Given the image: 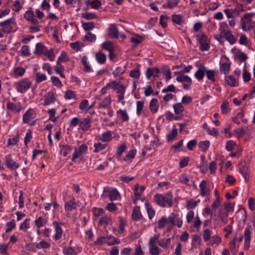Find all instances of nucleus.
<instances>
[{
    "mask_svg": "<svg viewBox=\"0 0 255 255\" xmlns=\"http://www.w3.org/2000/svg\"><path fill=\"white\" fill-rule=\"evenodd\" d=\"M60 153L64 157L67 156L68 154H70L73 150V147L68 144H59Z\"/></svg>",
    "mask_w": 255,
    "mask_h": 255,
    "instance_id": "nucleus-19",
    "label": "nucleus"
},
{
    "mask_svg": "<svg viewBox=\"0 0 255 255\" xmlns=\"http://www.w3.org/2000/svg\"><path fill=\"white\" fill-rule=\"evenodd\" d=\"M136 153V150L135 149H132L129 150L126 155L124 158V160L125 161L129 160L134 158L135 155Z\"/></svg>",
    "mask_w": 255,
    "mask_h": 255,
    "instance_id": "nucleus-51",
    "label": "nucleus"
},
{
    "mask_svg": "<svg viewBox=\"0 0 255 255\" xmlns=\"http://www.w3.org/2000/svg\"><path fill=\"white\" fill-rule=\"evenodd\" d=\"M13 75L16 77H22L25 73V69L18 67L14 68L12 70Z\"/></svg>",
    "mask_w": 255,
    "mask_h": 255,
    "instance_id": "nucleus-37",
    "label": "nucleus"
},
{
    "mask_svg": "<svg viewBox=\"0 0 255 255\" xmlns=\"http://www.w3.org/2000/svg\"><path fill=\"white\" fill-rule=\"evenodd\" d=\"M56 100V97L53 91H49L46 95L44 102V106H48L53 103Z\"/></svg>",
    "mask_w": 255,
    "mask_h": 255,
    "instance_id": "nucleus-16",
    "label": "nucleus"
},
{
    "mask_svg": "<svg viewBox=\"0 0 255 255\" xmlns=\"http://www.w3.org/2000/svg\"><path fill=\"white\" fill-rule=\"evenodd\" d=\"M51 80L53 84L58 88H61L63 86L62 82L57 77L54 76H51Z\"/></svg>",
    "mask_w": 255,
    "mask_h": 255,
    "instance_id": "nucleus-62",
    "label": "nucleus"
},
{
    "mask_svg": "<svg viewBox=\"0 0 255 255\" xmlns=\"http://www.w3.org/2000/svg\"><path fill=\"white\" fill-rule=\"evenodd\" d=\"M77 206V204L74 197H72L69 201L66 202L64 206L65 210L68 211H71L73 209H76Z\"/></svg>",
    "mask_w": 255,
    "mask_h": 255,
    "instance_id": "nucleus-22",
    "label": "nucleus"
},
{
    "mask_svg": "<svg viewBox=\"0 0 255 255\" xmlns=\"http://www.w3.org/2000/svg\"><path fill=\"white\" fill-rule=\"evenodd\" d=\"M176 80L179 82H186L189 83L190 85L192 84L191 79L187 75H180L177 76Z\"/></svg>",
    "mask_w": 255,
    "mask_h": 255,
    "instance_id": "nucleus-49",
    "label": "nucleus"
},
{
    "mask_svg": "<svg viewBox=\"0 0 255 255\" xmlns=\"http://www.w3.org/2000/svg\"><path fill=\"white\" fill-rule=\"evenodd\" d=\"M47 220L43 218L42 216H39L35 220L34 224L37 228H40L46 225L47 223Z\"/></svg>",
    "mask_w": 255,
    "mask_h": 255,
    "instance_id": "nucleus-36",
    "label": "nucleus"
},
{
    "mask_svg": "<svg viewBox=\"0 0 255 255\" xmlns=\"http://www.w3.org/2000/svg\"><path fill=\"white\" fill-rule=\"evenodd\" d=\"M230 68L231 63H224L221 65L220 70L221 72H223L226 75L229 72Z\"/></svg>",
    "mask_w": 255,
    "mask_h": 255,
    "instance_id": "nucleus-46",
    "label": "nucleus"
},
{
    "mask_svg": "<svg viewBox=\"0 0 255 255\" xmlns=\"http://www.w3.org/2000/svg\"><path fill=\"white\" fill-rule=\"evenodd\" d=\"M127 146L125 143H123L118 147L116 154L118 156L121 157L123 153L126 151Z\"/></svg>",
    "mask_w": 255,
    "mask_h": 255,
    "instance_id": "nucleus-58",
    "label": "nucleus"
},
{
    "mask_svg": "<svg viewBox=\"0 0 255 255\" xmlns=\"http://www.w3.org/2000/svg\"><path fill=\"white\" fill-rule=\"evenodd\" d=\"M112 138V132L111 130L104 132L100 136V140L103 142H110Z\"/></svg>",
    "mask_w": 255,
    "mask_h": 255,
    "instance_id": "nucleus-28",
    "label": "nucleus"
},
{
    "mask_svg": "<svg viewBox=\"0 0 255 255\" xmlns=\"http://www.w3.org/2000/svg\"><path fill=\"white\" fill-rule=\"evenodd\" d=\"M129 76L132 78L138 80L140 76L139 68H138L130 71Z\"/></svg>",
    "mask_w": 255,
    "mask_h": 255,
    "instance_id": "nucleus-59",
    "label": "nucleus"
},
{
    "mask_svg": "<svg viewBox=\"0 0 255 255\" xmlns=\"http://www.w3.org/2000/svg\"><path fill=\"white\" fill-rule=\"evenodd\" d=\"M88 151V146L83 143L82 144L79 148H75L74 149V152L73 154L72 161H75L76 159L79 157L80 158L82 156V155L86 154Z\"/></svg>",
    "mask_w": 255,
    "mask_h": 255,
    "instance_id": "nucleus-6",
    "label": "nucleus"
},
{
    "mask_svg": "<svg viewBox=\"0 0 255 255\" xmlns=\"http://www.w3.org/2000/svg\"><path fill=\"white\" fill-rule=\"evenodd\" d=\"M206 71V68L204 66H201L195 73V77L199 81H201Z\"/></svg>",
    "mask_w": 255,
    "mask_h": 255,
    "instance_id": "nucleus-27",
    "label": "nucleus"
},
{
    "mask_svg": "<svg viewBox=\"0 0 255 255\" xmlns=\"http://www.w3.org/2000/svg\"><path fill=\"white\" fill-rule=\"evenodd\" d=\"M30 219L29 218L24 220L19 226V230L26 232L30 228Z\"/></svg>",
    "mask_w": 255,
    "mask_h": 255,
    "instance_id": "nucleus-43",
    "label": "nucleus"
},
{
    "mask_svg": "<svg viewBox=\"0 0 255 255\" xmlns=\"http://www.w3.org/2000/svg\"><path fill=\"white\" fill-rule=\"evenodd\" d=\"M69 60L67 53L64 51H62L60 54V55L59 56L57 61H59L62 63H65L67 61H68Z\"/></svg>",
    "mask_w": 255,
    "mask_h": 255,
    "instance_id": "nucleus-64",
    "label": "nucleus"
},
{
    "mask_svg": "<svg viewBox=\"0 0 255 255\" xmlns=\"http://www.w3.org/2000/svg\"><path fill=\"white\" fill-rule=\"evenodd\" d=\"M207 181L205 180H202L200 184L199 187L201 190L200 195L202 197L207 196L208 197V199H209V195L210 191L209 189H207Z\"/></svg>",
    "mask_w": 255,
    "mask_h": 255,
    "instance_id": "nucleus-17",
    "label": "nucleus"
},
{
    "mask_svg": "<svg viewBox=\"0 0 255 255\" xmlns=\"http://www.w3.org/2000/svg\"><path fill=\"white\" fill-rule=\"evenodd\" d=\"M108 240H107V244L109 246H112L115 244H119L121 243V241L118 238L114 237L113 236H108Z\"/></svg>",
    "mask_w": 255,
    "mask_h": 255,
    "instance_id": "nucleus-54",
    "label": "nucleus"
},
{
    "mask_svg": "<svg viewBox=\"0 0 255 255\" xmlns=\"http://www.w3.org/2000/svg\"><path fill=\"white\" fill-rule=\"evenodd\" d=\"M167 219V224H170L173 226H176L178 228H181L182 226V220L178 217V215L174 213H172Z\"/></svg>",
    "mask_w": 255,
    "mask_h": 255,
    "instance_id": "nucleus-8",
    "label": "nucleus"
},
{
    "mask_svg": "<svg viewBox=\"0 0 255 255\" xmlns=\"http://www.w3.org/2000/svg\"><path fill=\"white\" fill-rule=\"evenodd\" d=\"M177 129L176 128L175 126H174L171 131L166 135L167 141L170 142L172 141L177 136Z\"/></svg>",
    "mask_w": 255,
    "mask_h": 255,
    "instance_id": "nucleus-35",
    "label": "nucleus"
},
{
    "mask_svg": "<svg viewBox=\"0 0 255 255\" xmlns=\"http://www.w3.org/2000/svg\"><path fill=\"white\" fill-rule=\"evenodd\" d=\"M159 234H155L149 240L147 245L149 253L151 255H160L161 252V250L157 245V242L159 240Z\"/></svg>",
    "mask_w": 255,
    "mask_h": 255,
    "instance_id": "nucleus-3",
    "label": "nucleus"
},
{
    "mask_svg": "<svg viewBox=\"0 0 255 255\" xmlns=\"http://www.w3.org/2000/svg\"><path fill=\"white\" fill-rule=\"evenodd\" d=\"M47 79L46 76L43 73H37L35 76V82L36 83H39Z\"/></svg>",
    "mask_w": 255,
    "mask_h": 255,
    "instance_id": "nucleus-61",
    "label": "nucleus"
},
{
    "mask_svg": "<svg viewBox=\"0 0 255 255\" xmlns=\"http://www.w3.org/2000/svg\"><path fill=\"white\" fill-rule=\"evenodd\" d=\"M149 109L150 111L153 113H156L159 108V104L156 99H152L149 103Z\"/></svg>",
    "mask_w": 255,
    "mask_h": 255,
    "instance_id": "nucleus-32",
    "label": "nucleus"
},
{
    "mask_svg": "<svg viewBox=\"0 0 255 255\" xmlns=\"http://www.w3.org/2000/svg\"><path fill=\"white\" fill-rule=\"evenodd\" d=\"M239 171L242 175L246 182L250 180V171L249 167L245 162H241L239 164Z\"/></svg>",
    "mask_w": 255,
    "mask_h": 255,
    "instance_id": "nucleus-13",
    "label": "nucleus"
},
{
    "mask_svg": "<svg viewBox=\"0 0 255 255\" xmlns=\"http://www.w3.org/2000/svg\"><path fill=\"white\" fill-rule=\"evenodd\" d=\"M225 81L226 84L232 87H235L236 85V79L232 75L225 76Z\"/></svg>",
    "mask_w": 255,
    "mask_h": 255,
    "instance_id": "nucleus-39",
    "label": "nucleus"
},
{
    "mask_svg": "<svg viewBox=\"0 0 255 255\" xmlns=\"http://www.w3.org/2000/svg\"><path fill=\"white\" fill-rule=\"evenodd\" d=\"M174 113L176 115H181L184 110V108L181 103H178L173 105Z\"/></svg>",
    "mask_w": 255,
    "mask_h": 255,
    "instance_id": "nucleus-38",
    "label": "nucleus"
},
{
    "mask_svg": "<svg viewBox=\"0 0 255 255\" xmlns=\"http://www.w3.org/2000/svg\"><path fill=\"white\" fill-rule=\"evenodd\" d=\"M81 16L82 18L87 20H91L97 18V15L95 13L92 12L83 13H82Z\"/></svg>",
    "mask_w": 255,
    "mask_h": 255,
    "instance_id": "nucleus-52",
    "label": "nucleus"
},
{
    "mask_svg": "<svg viewBox=\"0 0 255 255\" xmlns=\"http://www.w3.org/2000/svg\"><path fill=\"white\" fill-rule=\"evenodd\" d=\"M112 100L110 96L105 97L98 104V108L106 109L110 106L111 104Z\"/></svg>",
    "mask_w": 255,
    "mask_h": 255,
    "instance_id": "nucleus-30",
    "label": "nucleus"
},
{
    "mask_svg": "<svg viewBox=\"0 0 255 255\" xmlns=\"http://www.w3.org/2000/svg\"><path fill=\"white\" fill-rule=\"evenodd\" d=\"M24 17L28 21H31L33 24L36 25L38 23V20L35 18L34 12L32 11H26L24 15Z\"/></svg>",
    "mask_w": 255,
    "mask_h": 255,
    "instance_id": "nucleus-23",
    "label": "nucleus"
},
{
    "mask_svg": "<svg viewBox=\"0 0 255 255\" xmlns=\"http://www.w3.org/2000/svg\"><path fill=\"white\" fill-rule=\"evenodd\" d=\"M132 219L135 221H139L142 218L139 206H135L132 211Z\"/></svg>",
    "mask_w": 255,
    "mask_h": 255,
    "instance_id": "nucleus-29",
    "label": "nucleus"
},
{
    "mask_svg": "<svg viewBox=\"0 0 255 255\" xmlns=\"http://www.w3.org/2000/svg\"><path fill=\"white\" fill-rule=\"evenodd\" d=\"M113 223L112 218L110 216L104 214L102 217H100L99 220V225L106 226L112 225Z\"/></svg>",
    "mask_w": 255,
    "mask_h": 255,
    "instance_id": "nucleus-18",
    "label": "nucleus"
},
{
    "mask_svg": "<svg viewBox=\"0 0 255 255\" xmlns=\"http://www.w3.org/2000/svg\"><path fill=\"white\" fill-rule=\"evenodd\" d=\"M82 63L84 66L83 71L85 72H92L93 70L89 62L88 61V57L86 56H83L81 60Z\"/></svg>",
    "mask_w": 255,
    "mask_h": 255,
    "instance_id": "nucleus-24",
    "label": "nucleus"
},
{
    "mask_svg": "<svg viewBox=\"0 0 255 255\" xmlns=\"http://www.w3.org/2000/svg\"><path fill=\"white\" fill-rule=\"evenodd\" d=\"M144 108V102L143 101H137L136 102V114L138 116H140L141 114L142 111Z\"/></svg>",
    "mask_w": 255,
    "mask_h": 255,
    "instance_id": "nucleus-60",
    "label": "nucleus"
},
{
    "mask_svg": "<svg viewBox=\"0 0 255 255\" xmlns=\"http://www.w3.org/2000/svg\"><path fill=\"white\" fill-rule=\"evenodd\" d=\"M80 127L84 131H87L89 130L91 127V118L89 117H87L82 121H81Z\"/></svg>",
    "mask_w": 255,
    "mask_h": 255,
    "instance_id": "nucleus-20",
    "label": "nucleus"
},
{
    "mask_svg": "<svg viewBox=\"0 0 255 255\" xmlns=\"http://www.w3.org/2000/svg\"><path fill=\"white\" fill-rule=\"evenodd\" d=\"M76 95L75 92L72 90H68L66 91L65 93L64 98L66 99L70 100V99H76Z\"/></svg>",
    "mask_w": 255,
    "mask_h": 255,
    "instance_id": "nucleus-57",
    "label": "nucleus"
},
{
    "mask_svg": "<svg viewBox=\"0 0 255 255\" xmlns=\"http://www.w3.org/2000/svg\"><path fill=\"white\" fill-rule=\"evenodd\" d=\"M119 196V192L116 189H113L109 191V197L111 201H113L118 199Z\"/></svg>",
    "mask_w": 255,
    "mask_h": 255,
    "instance_id": "nucleus-50",
    "label": "nucleus"
},
{
    "mask_svg": "<svg viewBox=\"0 0 255 255\" xmlns=\"http://www.w3.org/2000/svg\"><path fill=\"white\" fill-rule=\"evenodd\" d=\"M145 206L148 214V218L151 220L155 214V211L152 208V205L147 201L145 203Z\"/></svg>",
    "mask_w": 255,
    "mask_h": 255,
    "instance_id": "nucleus-34",
    "label": "nucleus"
},
{
    "mask_svg": "<svg viewBox=\"0 0 255 255\" xmlns=\"http://www.w3.org/2000/svg\"><path fill=\"white\" fill-rule=\"evenodd\" d=\"M46 50V47L42 42L37 43L36 44L34 54L37 55H41L44 54Z\"/></svg>",
    "mask_w": 255,
    "mask_h": 255,
    "instance_id": "nucleus-33",
    "label": "nucleus"
},
{
    "mask_svg": "<svg viewBox=\"0 0 255 255\" xmlns=\"http://www.w3.org/2000/svg\"><path fill=\"white\" fill-rule=\"evenodd\" d=\"M108 236H101L99 237L97 240L94 242L95 245L96 246H100L104 244H106L107 243V240H108Z\"/></svg>",
    "mask_w": 255,
    "mask_h": 255,
    "instance_id": "nucleus-47",
    "label": "nucleus"
},
{
    "mask_svg": "<svg viewBox=\"0 0 255 255\" xmlns=\"http://www.w3.org/2000/svg\"><path fill=\"white\" fill-rule=\"evenodd\" d=\"M62 225V223L57 222L54 221L52 223V225L55 229V235L54 236V239L56 241H57L61 238L63 231L62 229L61 226Z\"/></svg>",
    "mask_w": 255,
    "mask_h": 255,
    "instance_id": "nucleus-14",
    "label": "nucleus"
},
{
    "mask_svg": "<svg viewBox=\"0 0 255 255\" xmlns=\"http://www.w3.org/2000/svg\"><path fill=\"white\" fill-rule=\"evenodd\" d=\"M32 82L28 78H23L15 82L13 87L18 93L23 94L26 93L31 87Z\"/></svg>",
    "mask_w": 255,
    "mask_h": 255,
    "instance_id": "nucleus-2",
    "label": "nucleus"
},
{
    "mask_svg": "<svg viewBox=\"0 0 255 255\" xmlns=\"http://www.w3.org/2000/svg\"><path fill=\"white\" fill-rule=\"evenodd\" d=\"M180 2V0H168L167 1V3L163 5V8H168L169 9H172L175 7H176L179 2Z\"/></svg>",
    "mask_w": 255,
    "mask_h": 255,
    "instance_id": "nucleus-40",
    "label": "nucleus"
},
{
    "mask_svg": "<svg viewBox=\"0 0 255 255\" xmlns=\"http://www.w3.org/2000/svg\"><path fill=\"white\" fill-rule=\"evenodd\" d=\"M102 47L103 49H105L108 52L114 51V47L113 43L111 41H105L102 44Z\"/></svg>",
    "mask_w": 255,
    "mask_h": 255,
    "instance_id": "nucleus-42",
    "label": "nucleus"
},
{
    "mask_svg": "<svg viewBox=\"0 0 255 255\" xmlns=\"http://www.w3.org/2000/svg\"><path fill=\"white\" fill-rule=\"evenodd\" d=\"M205 73L206 74L207 78L208 80L211 81L212 82H214L215 79V71L213 70H207L206 69V71Z\"/></svg>",
    "mask_w": 255,
    "mask_h": 255,
    "instance_id": "nucleus-63",
    "label": "nucleus"
},
{
    "mask_svg": "<svg viewBox=\"0 0 255 255\" xmlns=\"http://www.w3.org/2000/svg\"><path fill=\"white\" fill-rule=\"evenodd\" d=\"M92 212L95 217L99 218L102 217L105 213L103 208L94 207L92 209Z\"/></svg>",
    "mask_w": 255,
    "mask_h": 255,
    "instance_id": "nucleus-41",
    "label": "nucleus"
},
{
    "mask_svg": "<svg viewBox=\"0 0 255 255\" xmlns=\"http://www.w3.org/2000/svg\"><path fill=\"white\" fill-rule=\"evenodd\" d=\"M117 114L123 122H128L129 120V116L126 109H119Z\"/></svg>",
    "mask_w": 255,
    "mask_h": 255,
    "instance_id": "nucleus-25",
    "label": "nucleus"
},
{
    "mask_svg": "<svg viewBox=\"0 0 255 255\" xmlns=\"http://www.w3.org/2000/svg\"><path fill=\"white\" fill-rule=\"evenodd\" d=\"M107 144H103L101 142L95 143L94 144L95 148L94 150V153H98L100 151L105 149L107 147Z\"/></svg>",
    "mask_w": 255,
    "mask_h": 255,
    "instance_id": "nucleus-45",
    "label": "nucleus"
},
{
    "mask_svg": "<svg viewBox=\"0 0 255 255\" xmlns=\"http://www.w3.org/2000/svg\"><path fill=\"white\" fill-rule=\"evenodd\" d=\"M119 34V31L116 24L110 25L109 28L108 36L111 38H118Z\"/></svg>",
    "mask_w": 255,
    "mask_h": 255,
    "instance_id": "nucleus-21",
    "label": "nucleus"
},
{
    "mask_svg": "<svg viewBox=\"0 0 255 255\" xmlns=\"http://www.w3.org/2000/svg\"><path fill=\"white\" fill-rule=\"evenodd\" d=\"M4 159L6 166L10 170H15L20 167V164L16 162L10 154L5 156Z\"/></svg>",
    "mask_w": 255,
    "mask_h": 255,
    "instance_id": "nucleus-11",
    "label": "nucleus"
},
{
    "mask_svg": "<svg viewBox=\"0 0 255 255\" xmlns=\"http://www.w3.org/2000/svg\"><path fill=\"white\" fill-rule=\"evenodd\" d=\"M166 224H167V219L165 216H163L157 222L158 228L162 229L165 227Z\"/></svg>",
    "mask_w": 255,
    "mask_h": 255,
    "instance_id": "nucleus-55",
    "label": "nucleus"
},
{
    "mask_svg": "<svg viewBox=\"0 0 255 255\" xmlns=\"http://www.w3.org/2000/svg\"><path fill=\"white\" fill-rule=\"evenodd\" d=\"M195 37L200 44L199 49L201 51H206L209 50L210 40L205 33L200 32L196 35Z\"/></svg>",
    "mask_w": 255,
    "mask_h": 255,
    "instance_id": "nucleus-4",
    "label": "nucleus"
},
{
    "mask_svg": "<svg viewBox=\"0 0 255 255\" xmlns=\"http://www.w3.org/2000/svg\"><path fill=\"white\" fill-rule=\"evenodd\" d=\"M252 227L251 225H248L244 231V234L240 236L238 239V241L241 243L244 238V249L245 250H248L250 247L251 243V236L252 231Z\"/></svg>",
    "mask_w": 255,
    "mask_h": 255,
    "instance_id": "nucleus-5",
    "label": "nucleus"
},
{
    "mask_svg": "<svg viewBox=\"0 0 255 255\" xmlns=\"http://www.w3.org/2000/svg\"><path fill=\"white\" fill-rule=\"evenodd\" d=\"M227 24H225V26L220 28V30L221 33H223L224 38L231 44H234L236 41V38L231 32L226 28Z\"/></svg>",
    "mask_w": 255,
    "mask_h": 255,
    "instance_id": "nucleus-7",
    "label": "nucleus"
},
{
    "mask_svg": "<svg viewBox=\"0 0 255 255\" xmlns=\"http://www.w3.org/2000/svg\"><path fill=\"white\" fill-rule=\"evenodd\" d=\"M210 143L208 140L200 141L198 143L199 148L203 152H206L209 148Z\"/></svg>",
    "mask_w": 255,
    "mask_h": 255,
    "instance_id": "nucleus-44",
    "label": "nucleus"
},
{
    "mask_svg": "<svg viewBox=\"0 0 255 255\" xmlns=\"http://www.w3.org/2000/svg\"><path fill=\"white\" fill-rule=\"evenodd\" d=\"M61 62L57 61L56 65L53 67L54 70L57 74L60 75V77L62 78H65V76L63 73L65 68L64 66L61 64Z\"/></svg>",
    "mask_w": 255,
    "mask_h": 255,
    "instance_id": "nucleus-26",
    "label": "nucleus"
},
{
    "mask_svg": "<svg viewBox=\"0 0 255 255\" xmlns=\"http://www.w3.org/2000/svg\"><path fill=\"white\" fill-rule=\"evenodd\" d=\"M6 226L7 228L5 230V233H8L10 232L16 227V223L15 220L12 219L10 222H7L6 223Z\"/></svg>",
    "mask_w": 255,
    "mask_h": 255,
    "instance_id": "nucleus-48",
    "label": "nucleus"
},
{
    "mask_svg": "<svg viewBox=\"0 0 255 255\" xmlns=\"http://www.w3.org/2000/svg\"><path fill=\"white\" fill-rule=\"evenodd\" d=\"M237 9H226L224 10L226 15L228 18H232L234 17L235 15H237L236 14Z\"/></svg>",
    "mask_w": 255,
    "mask_h": 255,
    "instance_id": "nucleus-56",
    "label": "nucleus"
},
{
    "mask_svg": "<svg viewBox=\"0 0 255 255\" xmlns=\"http://www.w3.org/2000/svg\"><path fill=\"white\" fill-rule=\"evenodd\" d=\"M154 199L156 204L161 207H165L166 203L169 207L173 205V195L171 192L166 193L165 196L157 193L154 196Z\"/></svg>",
    "mask_w": 255,
    "mask_h": 255,
    "instance_id": "nucleus-1",
    "label": "nucleus"
},
{
    "mask_svg": "<svg viewBox=\"0 0 255 255\" xmlns=\"http://www.w3.org/2000/svg\"><path fill=\"white\" fill-rule=\"evenodd\" d=\"M82 248L81 247H64L62 249V253L64 255H77L81 252Z\"/></svg>",
    "mask_w": 255,
    "mask_h": 255,
    "instance_id": "nucleus-10",
    "label": "nucleus"
},
{
    "mask_svg": "<svg viewBox=\"0 0 255 255\" xmlns=\"http://www.w3.org/2000/svg\"><path fill=\"white\" fill-rule=\"evenodd\" d=\"M95 58L99 64H104L106 61L107 57L105 53L101 51H99L96 53Z\"/></svg>",
    "mask_w": 255,
    "mask_h": 255,
    "instance_id": "nucleus-31",
    "label": "nucleus"
},
{
    "mask_svg": "<svg viewBox=\"0 0 255 255\" xmlns=\"http://www.w3.org/2000/svg\"><path fill=\"white\" fill-rule=\"evenodd\" d=\"M51 244L50 243L45 241H41L39 243H37L35 247L37 249H48L50 248Z\"/></svg>",
    "mask_w": 255,
    "mask_h": 255,
    "instance_id": "nucleus-53",
    "label": "nucleus"
},
{
    "mask_svg": "<svg viewBox=\"0 0 255 255\" xmlns=\"http://www.w3.org/2000/svg\"><path fill=\"white\" fill-rule=\"evenodd\" d=\"M160 70L157 67H148L145 71V76L147 80H150L151 77L156 78L159 77Z\"/></svg>",
    "mask_w": 255,
    "mask_h": 255,
    "instance_id": "nucleus-9",
    "label": "nucleus"
},
{
    "mask_svg": "<svg viewBox=\"0 0 255 255\" xmlns=\"http://www.w3.org/2000/svg\"><path fill=\"white\" fill-rule=\"evenodd\" d=\"M6 109L12 112L19 113L23 109L22 106L20 102L14 103L8 101L6 103Z\"/></svg>",
    "mask_w": 255,
    "mask_h": 255,
    "instance_id": "nucleus-12",
    "label": "nucleus"
},
{
    "mask_svg": "<svg viewBox=\"0 0 255 255\" xmlns=\"http://www.w3.org/2000/svg\"><path fill=\"white\" fill-rule=\"evenodd\" d=\"M33 112V110L31 108H29L25 112L22 117V121L24 123L28 124L29 126H31L35 124L36 121H33L31 123H29V121L32 118Z\"/></svg>",
    "mask_w": 255,
    "mask_h": 255,
    "instance_id": "nucleus-15",
    "label": "nucleus"
}]
</instances>
